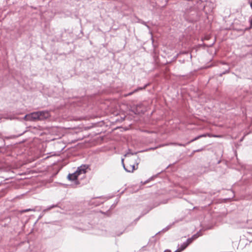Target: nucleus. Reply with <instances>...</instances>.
Returning a JSON list of instances; mask_svg holds the SVG:
<instances>
[{
	"label": "nucleus",
	"instance_id": "obj_1",
	"mask_svg": "<svg viewBox=\"0 0 252 252\" xmlns=\"http://www.w3.org/2000/svg\"><path fill=\"white\" fill-rule=\"evenodd\" d=\"M89 166L87 164H83L77 168L75 172L72 174H69L67 176V179L72 181H75L76 184L79 183L77 181V178L81 175L85 174L87 170L89 169Z\"/></svg>",
	"mask_w": 252,
	"mask_h": 252
},
{
	"label": "nucleus",
	"instance_id": "obj_2",
	"mask_svg": "<svg viewBox=\"0 0 252 252\" xmlns=\"http://www.w3.org/2000/svg\"><path fill=\"white\" fill-rule=\"evenodd\" d=\"M199 236H200V235L198 233L193 235L191 238H189L186 242L183 243L178 248L181 252L183 251L189 244L191 243L193 240L197 238Z\"/></svg>",
	"mask_w": 252,
	"mask_h": 252
},
{
	"label": "nucleus",
	"instance_id": "obj_3",
	"mask_svg": "<svg viewBox=\"0 0 252 252\" xmlns=\"http://www.w3.org/2000/svg\"><path fill=\"white\" fill-rule=\"evenodd\" d=\"M24 119L27 121H39V115L38 112H34L30 114H27L24 117Z\"/></svg>",
	"mask_w": 252,
	"mask_h": 252
},
{
	"label": "nucleus",
	"instance_id": "obj_4",
	"mask_svg": "<svg viewBox=\"0 0 252 252\" xmlns=\"http://www.w3.org/2000/svg\"><path fill=\"white\" fill-rule=\"evenodd\" d=\"M39 115V121H43L50 117V114L48 111H37Z\"/></svg>",
	"mask_w": 252,
	"mask_h": 252
},
{
	"label": "nucleus",
	"instance_id": "obj_5",
	"mask_svg": "<svg viewBox=\"0 0 252 252\" xmlns=\"http://www.w3.org/2000/svg\"><path fill=\"white\" fill-rule=\"evenodd\" d=\"M124 159H122V163L125 170L127 172H133L134 170H135V166L134 165H129V166H125L124 163Z\"/></svg>",
	"mask_w": 252,
	"mask_h": 252
},
{
	"label": "nucleus",
	"instance_id": "obj_6",
	"mask_svg": "<svg viewBox=\"0 0 252 252\" xmlns=\"http://www.w3.org/2000/svg\"><path fill=\"white\" fill-rule=\"evenodd\" d=\"M206 136V135L205 134H202V135H200L196 137H195L194 139H192V140H191L190 141L188 142L187 143V144H189L191 142H192L195 140H197V139H199L200 138H201V137H205Z\"/></svg>",
	"mask_w": 252,
	"mask_h": 252
},
{
	"label": "nucleus",
	"instance_id": "obj_7",
	"mask_svg": "<svg viewBox=\"0 0 252 252\" xmlns=\"http://www.w3.org/2000/svg\"><path fill=\"white\" fill-rule=\"evenodd\" d=\"M141 106H142V104H139L136 106V110H135V111H134L135 114H139L140 113H144V111H143V110L139 111L138 110V108H139V107L140 108Z\"/></svg>",
	"mask_w": 252,
	"mask_h": 252
},
{
	"label": "nucleus",
	"instance_id": "obj_8",
	"mask_svg": "<svg viewBox=\"0 0 252 252\" xmlns=\"http://www.w3.org/2000/svg\"><path fill=\"white\" fill-rule=\"evenodd\" d=\"M188 144H187V143H186V144H180V143H171L169 144V145H178V146H180L185 147Z\"/></svg>",
	"mask_w": 252,
	"mask_h": 252
},
{
	"label": "nucleus",
	"instance_id": "obj_9",
	"mask_svg": "<svg viewBox=\"0 0 252 252\" xmlns=\"http://www.w3.org/2000/svg\"><path fill=\"white\" fill-rule=\"evenodd\" d=\"M29 211L34 212V211H35V209H27L23 210L22 211H21V212L23 213H26V212H27Z\"/></svg>",
	"mask_w": 252,
	"mask_h": 252
},
{
	"label": "nucleus",
	"instance_id": "obj_10",
	"mask_svg": "<svg viewBox=\"0 0 252 252\" xmlns=\"http://www.w3.org/2000/svg\"><path fill=\"white\" fill-rule=\"evenodd\" d=\"M55 207H56V205H51V206H50L48 207L47 209H44V210H43V212H46V211H49V210H50V209H52V208H53Z\"/></svg>",
	"mask_w": 252,
	"mask_h": 252
},
{
	"label": "nucleus",
	"instance_id": "obj_11",
	"mask_svg": "<svg viewBox=\"0 0 252 252\" xmlns=\"http://www.w3.org/2000/svg\"><path fill=\"white\" fill-rule=\"evenodd\" d=\"M143 88H139L138 89H136L133 92H132L131 93H129V94H127L126 95V96L127 95H131L132 94H133L134 92H137L138 90H142Z\"/></svg>",
	"mask_w": 252,
	"mask_h": 252
},
{
	"label": "nucleus",
	"instance_id": "obj_12",
	"mask_svg": "<svg viewBox=\"0 0 252 252\" xmlns=\"http://www.w3.org/2000/svg\"><path fill=\"white\" fill-rule=\"evenodd\" d=\"M249 21H250L251 24L252 25V16L250 17Z\"/></svg>",
	"mask_w": 252,
	"mask_h": 252
},
{
	"label": "nucleus",
	"instance_id": "obj_13",
	"mask_svg": "<svg viewBox=\"0 0 252 252\" xmlns=\"http://www.w3.org/2000/svg\"><path fill=\"white\" fill-rule=\"evenodd\" d=\"M129 154L133 155V154H132V153H130L128 152V153H127L126 154H125V157H127V156H128Z\"/></svg>",
	"mask_w": 252,
	"mask_h": 252
},
{
	"label": "nucleus",
	"instance_id": "obj_14",
	"mask_svg": "<svg viewBox=\"0 0 252 252\" xmlns=\"http://www.w3.org/2000/svg\"><path fill=\"white\" fill-rule=\"evenodd\" d=\"M181 251L180 250V249L179 248H178V249L175 251L174 252H181Z\"/></svg>",
	"mask_w": 252,
	"mask_h": 252
},
{
	"label": "nucleus",
	"instance_id": "obj_15",
	"mask_svg": "<svg viewBox=\"0 0 252 252\" xmlns=\"http://www.w3.org/2000/svg\"><path fill=\"white\" fill-rule=\"evenodd\" d=\"M164 252H170V251L169 250H165Z\"/></svg>",
	"mask_w": 252,
	"mask_h": 252
},
{
	"label": "nucleus",
	"instance_id": "obj_16",
	"mask_svg": "<svg viewBox=\"0 0 252 252\" xmlns=\"http://www.w3.org/2000/svg\"><path fill=\"white\" fill-rule=\"evenodd\" d=\"M250 5H251V8H252V2H251Z\"/></svg>",
	"mask_w": 252,
	"mask_h": 252
},
{
	"label": "nucleus",
	"instance_id": "obj_17",
	"mask_svg": "<svg viewBox=\"0 0 252 252\" xmlns=\"http://www.w3.org/2000/svg\"><path fill=\"white\" fill-rule=\"evenodd\" d=\"M146 86H147V85H145V86L144 87L143 89L145 88Z\"/></svg>",
	"mask_w": 252,
	"mask_h": 252
},
{
	"label": "nucleus",
	"instance_id": "obj_18",
	"mask_svg": "<svg viewBox=\"0 0 252 252\" xmlns=\"http://www.w3.org/2000/svg\"><path fill=\"white\" fill-rule=\"evenodd\" d=\"M200 151V150H197L196 151H197V152H199V151Z\"/></svg>",
	"mask_w": 252,
	"mask_h": 252
}]
</instances>
